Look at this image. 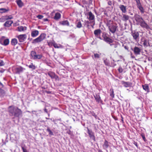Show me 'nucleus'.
I'll return each mask as SVG.
<instances>
[{"instance_id": "nucleus-16", "label": "nucleus", "mask_w": 152, "mask_h": 152, "mask_svg": "<svg viewBox=\"0 0 152 152\" xmlns=\"http://www.w3.org/2000/svg\"><path fill=\"white\" fill-rule=\"evenodd\" d=\"M119 8L123 13H125L126 12V7L124 5H120Z\"/></svg>"}, {"instance_id": "nucleus-57", "label": "nucleus", "mask_w": 152, "mask_h": 152, "mask_svg": "<svg viewBox=\"0 0 152 152\" xmlns=\"http://www.w3.org/2000/svg\"><path fill=\"white\" fill-rule=\"evenodd\" d=\"M34 112H36V111H32V113H34Z\"/></svg>"}, {"instance_id": "nucleus-46", "label": "nucleus", "mask_w": 152, "mask_h": 152, "mask_svg": "<svg viewBox=\"0 0 152 152\" xmlns=\"http://www.w3.org/2000/svg\"><path fill=\"white\" fill-rule=\"evenodd\" d=\"M53 46L54 48H58L57 45V44H56L55 43H54V44H53Z\"/></svg>"}, {"instance_id": "nucleus-64", "label": "nucleus", "mask_w": 152, "mask_h": 152, "mask_svg": "<svg viewBox=\"0 0 152 152\" xmlns=\"http://www.w3.org/2000/svg\"><path fill=\"white\" fill-rule=\"evenodd\" d=\"M0 12H1V11H0Z\"/></svg>"}, {"instance_id": "nucleus-52", "label": "nucleus", "mask_w": 152, "mask_h": 152, "mask_svg": "<svg viewBox=\"0 0 152 152\" xmlns=\"http://www.w3.org/2000/svg\"><path fill=\"white\" fill-rule=\"evenodd\" d=\"M131 57H132V58H134V57H134V56H132V54H131Z\"/></svg>"}, {"instance_id": "nucleus-33", "label": "nucleus", "mask_w": 152, "mask_h": 152, "mask_svg": "<svg viewBox=\"0 0 152 152\" xmlns=\"http://www.w3.org/2000/svg\"><path fill=\"white\" fill-rule=\"evenodd\" d=\"M6 20V19H5V16L2 17L0 18V22H4Z\"/></svg>"}, {"instance_id": "nucleus-26", "label": "nucleus", "mask_w": 152, "mask_h": 152, "mask_svg": "<svg viewBox=\"0 0 152 152\" xmlns=\"http://www.w3.org/2000/svg\"><path fill=\"white\" fill-rule=\"evenodd\" d=\"M142 87L143 89L145 91H148L149 90V87L147 84H145L144 85H142Z\"/></svg>"}, {"instance_id": "nucleus-34", "label": "nucleus", "mask_w": 152, "mask_h": 152, "mask_svg": "<svg viewBox=\"0 0 152 152\" xmlns=\"http://www.w3.org/2000/svg\"><path fill=\"white\" fill-rule=\"evenodd\" d=\"M100 54H98L97 53L94 54V56L95 58H100Z\"/></svg>"}, {"instance_id": "nucleus-49", "label": "nucleus", "mask_w": 152, "mask_h": 152, "mask_svg": "<svg viewBox=\"0 0 152 152\" xmlns=\"http://www.w3.org/2000/svg\"><path fill=\"white\" fill-rule=\"evenodd\" d=\"M44 111H45V112H46V113H48V111H47V109H46V108H45V109H44Z\"/></svg>"}, {"instance_id": "nucleus-3", "label": "nucleus", "mask_w": 152, "mask_h": 152, "mask_svg": "<svg viewBox=\"0 0 152 152\" xmlns=\"http://www.w3.org/2000/svg\"><path fill=\"white\" fill-rule=\"evenodd\" d=\"M9 111L11 115H14L16 117H19L22 115V112L20 109L13 106L9 107Z\"/></svg>"}, {"instance_id": "nucleus-61", "label": "nucleus", "mask_w": 152, "mask_h": 152, "mask_svg": "<svg viewBox=\"0 0 152 152\" xmlns=\"http://www.w3.org/2000/svg\"><path fill=\"white\" fill-rule=\"evenodd\" d=\"M29 66H30V67L31 66V65H29Z\"/></svg>"}, {"instance_id": "nucleus-48", "label": "nucleus", "mask_w": 152, "mask_h": 152, "mask_svg": "<svg viewBox=\"0 0 152 152\" xmlns=\"http://www.w3.org/2000/svg\"><path fill=\"white\" fill-rule=\"evenodd\" d=\"M43 21L45 22L47 21H48V19L47 18H44L43 19Z\"/></svg>"}, {"instance_id": "nucleus-55", "label": "nucleus", "mask_w": 152, "mask_h": 152, "mask_svg": "<svg viewBox=\"0 0 152 152\" xmlns=\"http://www.w3.org/2000/svg\"><path fill=\"white\" fill-rule=\"evenodd\" d=\"M98 152H103L101 150H99L98 151Z\"/></svg>"}, {"instance_id": "nucleus-53", "label": "nucleus", "mask_w": 152, "mask_h": 152, "mask_svg": "<svg viewBox=\"0 0 152 152\" xmlns=\"http://www.w3.org/2000/svg\"><path fill=\"white\" fill-rule=\"evenodd\" d=\"M29 67L30 68H32L33 69H35V67Z\"/></svg>"}, {"instance_id": "nucleus-58", "label": "nucleus", "mask_w": 152, "mask_h": 152, "mask_svg": "<svg viewBox=\"0 0 152 152\" xmlns=\"http://www.w3.org/2000/svg\"><path fill=\"white\" fill-rule=\"evenodd\" d=\"M0 85L1 86H2L3 84H2L0 82Z\"/></svg>"}, {"instance_id": "nucleus-23", "label": "nucleus", "mask_w": 152, "mask_h": 152, "mask_svg": "<svg viewBox=\"0 0 152 152\" xmlns=\"http://www.w3.org/2000/svg\"><path fill=\"white\" fill-rule=\"evenodd\" d=\"M18 43L17 40L16 39L14 38L12 39L11 41V44L12 45H15Z\"/></svg>"}, {"instance_id": "nucleus-8", "label": "nucleus", "mask_w": 152, "mask_h": 152, "mask_svg": "<svg viewBox=\"0 0 152 152\" xmlns=\"http://www.w3.org/2000/svg\"><path fill=\"white\" fill-rule=\"evenodd\" d=\"M88 133L89 134L90 138L95 141V137L94 135V133L92 131L91 129H89L88 127L87 128Z\"/></svg>"}, {"instance_id": "nucleus-50", "label": "nucleus", "mask_w": 152, "mask_h": 152, "mask_svg": "<svg viewBox=\"0 0 152 152\" xmlns=\"http://www.w3.org/2000/svg\"><path fill=\"white\" fill-rule=\"evenodd\" d=\"M134 144L137 147V142H134Z\"/></svg>"}, {"instance_id": "nucleus-18", "label": "nucleus", "mask_w": 152, "mask_h": 152, "mask_svg": "<svg viewBox=\"0 0 152 152\" xmlns=\"http://www.w3.org/2000/svg\"><path fill=\"white\" fill-rule=\"evenodd\" d=\"M39 33V32L37 30L32 31L31 33V36L33 37H35L37 36Z\"/></svg>"}, {"instance_id": "nucleus-27", "label": "nucleus", "mask_w": 152, "mask_h": 152, "mask_svg": "<svg viewBox=\"0 0 152 152\" xmlns=\"http://www.w3.org/2000/svg\"><path fill=\"white\" fill-rule=\"evenodd\" d=\"M61 23L63 25H67V26L69 25V23L67 20L62 21L61 22Z\"/></svg>"}, {"instance_id": "nucleus-45", "label": "nucleus", "mask_w": 152, "mask_h": 152, "mask_svg": "<svg viewBox=\"0 0 152 152\" xmlns=\"http://www.w3.org/2000/svg\"><path fill=\"white\" fill-rule=\"evenodd\" d=\"M107 3H108V5H109L110 6H111V5L112 4V2L111 1H109Z\"/></svg>"}, {"instance_id": "nucleus-11", "label": "nucleus", "mask_w": 152, "mask_h": 152, "mask_svg": "<svg viewBox=\"0 0 152 152\" xmlns=\"http://www.w3.org/2000/svg\"><path fill=\"white\" fill-rule=\"evenodd\" d=\"M103 39L104 41L109 44L112 43L113 42V40L112 39L110 38L106 35H104V36Z\"/></svg>"}, {"instance_id": "nucleus-13", "label": "nucleus", "mask_w": 152, "mask_h": 152, "mask_svg": "<svg viewBox=\"0 0 152 152\" xmlns=\"http://www.w3.org/2000/svg\"><path fill=\"white\" fill-rule=\"evenodd\" d=\"M94 96L96 102L98 103H100L102 104V101L101 99V98L99 95L96 94L95 95H94Z\"/></svg>"}, {"instance_id": "nucleus-32", "label": "nucleus", "mask_w": 152, "mask_h": 152, "mask_svg": "<svg viewBox=\"0 0 152 152\" xmlns=\"http://www.w3.org/2000/svg\"><path fill=\"white\" fill-rule=\"evenodd\" d=\"M4 45H8L9 43V40L8 39H5L4 41Z\"/></svg>"}, {"instance_id": "nucleus-21", "label": "nucleus", "mask_w": 152, "mask_h": 152, "mask_svg": "<svg viewBox=\"0 0 152 152\" xmlns=\"http://www.w3.org/2000/svg\"><path fill=\"white\" fill-rule=\"evenodd\" d=\"M101 32V31L100 29H97L94 31V33L96 36H97L100 34Z\"/></svg>"}, {"instance_id": "nucleus-1", "label": "nucleus", "mask_w": 152, "mask_h": 152, "mask_svg": "<svg viewBox=\"0 0 152 152\" xmlns=\"http://www.w3.org/2000/svg\"><path fill=\"white\" fill-rule=\"evenodd\" d=\"M134 18L135 21L140 24V26L148 30L150 28L149 26L146 23L142 18L137 14L134 15Z\"/></svg>"}, {"instance_id": "nucleus-2", "label": "nucleus", "mask_w": 152, "mask_h": 152, "mask_svg": "<svg viewBox=\"0 0 152 152\" xmlns=\"http://www.w3.org/2000/svg\"><path fill=\"white\" fill-rule=\"evenodd\" d=\"M106 24L108 27L109 31L112 33L114 34L118 30V26L117 24L113 22V21L110 20H107Z\"/></svg>"}, {"instance_id": "nucleus-47", "label": "nucleus", "mask_w": 152, "mask_h": 152, "mask_svg": "<svg viewBox=\"0 0 152 152\" xmlns=\"http://www.w3.org/2000/svg\"><path fill=\"white\" fill-rule=\"evenodd\" d=\"M124 48L126 49V50H128V49H129V48L127 46H124Z\"/></svg>"}, {"instance_id": "nucleus-37", "label": "nucleus", "mask_w": 152, "mask_h": 152, "mask_svg": "<svg viewBox=\"0 0 152 152\" xmlns=\"http://www.w3.org/2000/svg\"><path fill=\"white\" fill-rule=\"evenodd\" d=\"M5 19H6V20H8V19H11L13 18L11 16H5Z\"/></svg>"}, {"instance_id": "nucleus-29", "label": "nucleus", "mask_w": 152, "mask_h": 152, "mask_svg": "<svg viewBox=\"0 0 152 152\" xmlns=\"http://www.w3.org/2000/svg\"><path fill=\"white\" fill-rule=\"evenodd\" d=\"M76 24V27L78 28H81L82 26L81 21H77V23Z\"/></svg>"}, {"instance_id": "nucleus-19", "label": "nucleus", "mask_w": 152, "mask_h": 152, "mask_svg": "<svg viewBox=\"0 0 152 152\" xmlns=\"http://www.w3.org/2000/svg\"><path fill=\"white\" fill-rule=\"evenodd\" d=\"M122 83L124 86L126 87L130 86L132 85V83L128 82H124L123 81L122 82Z\"/></svg>"}, {"instance_id": "nucleus-5", "label": "nucleus", "mask_w": 152, "mask_h": 152, "mask_svg": "<svg viewBox=\"0 0 152 152\" xmlns=\"http://www.w3.org/2000/svg\"><path fill=\"white\" fill-rule=\"evenodd\" d=\"M31 55L33 59H40L42 57V56L41 54H37L34 51L31 52Z\"/></svg>"}, {"instance_id": "nucleus-20", "label": "nucleus", "mask_w": 152, "mask_h": 152, "mask_svg": "<svg viewBox=\"0 0 152 152\" xmlns=\"http://www.w3.org/2000/svg\"><path fill=\"white\" fill-rule=\"evenodd\" d=\"M123 16L122 18V20L124 21H126L128 20L129 18V16L125 14H123Z\"/></svg>"}, {"instance_id": "nucleus-31", "label": "nucleus", "mask_w": 152, "mask_h": 152, "mask_svg": "<svg viewBox=\"0 0 152 152\" xmlns=\"http://www.w3.org/2000/svg\"><path fill=\"white\" fill-rule=\"evenodd\" d=\"M5 93L4 91L0 88V96L1 97H3L5 94Z\"/></svg>"}, {"instance_id": "nucleus-35", "label": "nucleus", "mask_w": 152, "mask_h": 152, "mask_svg": "<svg viewBox=\"0 0 152 152\" xmlns=\"http://www.w3.org/2000/svg\"><path fill=\"white\" fill-rule=\"evenodd\" d=\"M0 11H2L1 12H2L1 13H2L3 12H7L8 11V10H7L5 8H2L0 9Z\"/></svg>"}, {"instance_id": "nucleus-9", "label": "nucleus", "mask_w": 152, "mask_h": 152, "mask_svg": "<svg viewBox=\"0 0 152 152\" xmlns=\"http://www.w3.org/2000/svg\"><path fill=\"white\" fill-rule=\"evenodd\" d=\"M12 69L16 73H19L21 72L23 69L22 67H12Z\"/></svg>"}, {"instance_id": "nucleus-60", "label": "nucleus", "mask_w": 152, "mask_h": 152, "mask_svg": "<svg viewBox=\"0 0 152 152\" xmlns=\"http://www.w3.org/2000/svg\"><path fill=\"white\" fill-rule=\"evenodd\" d=\"M46 118V119H49V118Z\"/></svg>"}, {"instance_id": "nucleus-38", "label": "nucleus", "mask_w": 152, "mask_h": 152, "mask_svg": "<svg viewBox=\"0 0 152 152\" xmlns=\"http://www.w3.org/2000/svg\"><path fill=\"white\" fill-rule=\"evenodd\" d=\"M134 0L135 1H136L137 7L139 6V5L141 4V3L140 2V0Z\"/></svg>"}, {"instance_id": "nucleus-24", "label": "nucleus", "mask_w": 152, "mask_h": 152, "mask_svg": "<svg viewBox=\"0 0 152 152\" xmlns=\"http://www.w3.org/2000/svg\"><path fill=\"white\" fill-rule=\"evenodd\" d=\"M61 14L59 13H56L54 17V19L55 20H57L59 19L61 17Z\"/></svg>"}, {"instance_id": "nucleus-54", "label": "nucleus", "mask_w": 152, "mask_h": 152, "mask_svg": "<svg viewBox=\"0 0 152 152\" xmlns=\"http://www.w3.org/2000/svg\"><path fill=\"white\" fill-rule=\"evenodd\" d=\"M111 43H110V44H110V46H112L113 45H114V44H111Z\"/></svg>"}, {"instance_id": "nucleus-28", "label": "nucleus", "mask_w": 152, "mask_h": 152, "mask_svg": "<svg viewBox=\"0 0 152 152\" xmlns=\"http://www.w3.org/2000/svg\"><path fill=\"white\" fill-rule=\"evenodd\" d=\"M137 8L140 10L142 13H143L144 12L143 8L142 7L141 4L137 6Z\"/></svg>"}, {"instance_id": "nucleus-12", "label": "nucleus", "mask_w": 152, "mask_h": 152, "mask_svg": "<svg viewBox=\"0 0 152 152\" xmlns=\"http://www.w3.org/2000/svg\"><path fill=\"white\" fill-rule=\"evenodd\" d=\"M141 41L143 42V45L145 47H147L150 46L148 40L147 39L142 38L141 39Z\"/></svg>"}, {"instance_id": "nucleus-17", "label": "nucleus", "mask_w": 152, "mask_h": 152, "mask_svg": "<svg viewBox=\"0 0 152 152\" xmlns=\"http://www.w3.org/2000/svg\"><path fill=\"white\" fill-rule=\"evenodd\" d=\"M88 15L89 16L88 19L90 20H93L95 19V16L94 14L91 12L88 13Z\"/></svg>"}, {"instance_id": "nucleus-44", "label": "nucleus", "mask_w": 152, "mask_h": 152, "mask_svg": "<svg viewBox=\"0 0 152 152\" xmlns=\"http://www.w3.org/2000/svg\"><path fill=\"white\" fill-rule=\"evenodd\" d=\"M141 136H142L143 140H144V141H145V137L144 135V134H142L141 135Z\"/></svg>"}, {"instance_id": "nucleus-6", "label": "nucleus", "mask_w": 152, "mask_h": 152, "mask_svg": "<svg viewBox=\"0 0 152 152\" xmlns=\"http://www.w3.org/2000/svg\"><path fill=\"white\" fill-rule=\"evenodd\" d=\"M132 36L133 39L137 41L139 39V34L137 31H133L132 32Z\"/></svg>"}, {"instance_id": "nucleus-25", "label": "nucleus", "mask_w": 152, "mask_h": 152, "mask_svg": "<svg viewBox=\"0 0 152 152\" xmlns=\"http://www.w3.org/2000/svg\"><path fill=\"white\" fill-rule=\"evenodd\" d=\"M18 30L19 31L26 30V27H23V26H19L18 27Z\"/></svg>"}, {"instance_id": "nucleus-15", "label": "nucleus", "mask_w": 152, "mask_h": 152, "mask_svg": "<svg viewBox=\"0 0 152 152\" xmlns=\"http://www.w3.org/2000/svg\"><path fill=\"white\" fill-rule=\"evenodd\" d=\"M13 23V21L12 20H7L4 24V25L5 27H9Z\"/></svg>"}, {"instance_id": "nucleus-59", "label": "nucleus", "mask_w": 152, "mask_h": 152, "mask_svg": "<svg viewBox=\"0 0 152 152\" xmlns=\"http://www.w3.org/2000/svg\"><path fill=\"white\" fill-rule=\"evenodd\" d=\"M121 118H122V121L123 122V118L122 116H121Z\"/></svg>"}, {"instance_id": "nucleus-56", "label": "nucleus", "mask_w": 152, "mask_h": 152, "mask_svg": "<svg viewBox=\"0 0 152 152\" xmlns=\"http://www.w3.org/2000/svg\"><path fill=\"white\" fill-rule=\"evenodd\" d=\"M0 72L1 73H2L4 72V71L3 70H0Z\"/></svg>"}, {"instance_id": "nucleus-41", "label": "nucleus", "mask_w": 152, "mask_h": 152, "mask_svg": "<svg viewBox=\"0 0 152 152\" xmlns=\"http://www.w3.org/2000/svg\"><path fill=\"white\" fill-rule=\"evenodd\" d=\"M110 96H112L113 98H114V92L113 90H112L111 94H110Z\"/></svg>"}, {"instance_id": "nucleus-43", "label": "nucleus", "mask_w": 152, "mask_h": 152, "mask_svg": "<svg viewBox=\"0 0 152 152\" xmlns=\"http://www.w3.org/2000/svg\"><path fill=\"white\" fill-rule=\"evenodd\" d=\"M118 70L119 72L121 73L123 72V69L121 67H119L118 69Z\"/></svg>"}, {"instance_id": "nucleus-36", "label": "nucleus", "mask_w": 152, "mask_h": 152, "mask_svg": "<svg viewBox=\"0 0 152 152\" xmlns=\"http://www.w3.org/2000/svg\"><path fill=\"white\" fill-rule=\"evenodd\" d=\"M47 131L48 132H49V134L51 135H53V132L51 131V130H50V129L49 128H48V129H47Z\"/></svg>"}, {"instance_id": "nucleus-30", "label": "nucleus", "mask_w": 152, "mask_h": 152, "mask_svg": "<svg viewBox=\"0 0 152 152\" xmlns=\"http://www.w3.org/2000/svg\"><path fill=\"white\" fill-rule=\"evenodd\" d=\"M48 75L52 78H53L54 77V73L52 72H49L48 73Z\"/></svg>"}, {"instance_id": "nucleus-51", "label": "nucleus", "mask_w": 152, "mask_h": 152, "mask_svg": "<svg viewBox=\"0 0 152 152\" xmlns=\"http://www.w3.org/2000/svg\"><path fill=\"white\" fill-rule=\"evenodd\" d=\"M113 45H114V47L115 48H116L117 47V45H114V44Z\"/></svg>"}, {"instance_id": "nucleus-62", "label": "nucleus", "mask_w": 152, "mask_h": 152, "mask_svg": "<svg viewBox=\"0 0 152 152\" xmlns=\"http://www.w3.org/2000/svg\"><path fill=\"white\" fill-rule=\"evenodd\" d=\"M2 12H0V13H2Z\"/></svg>"}, {"instance_id": "nucleus-63", "label": "nucleus", "mask_w": 152, "mask_h": 152, "mask_svg": "<svg viewBox=\"0 0 152 152\" xmlns=\"http://www.w3.org/2000/svg\"><path fill=\"white\" fill-rule=\"evenodd\" d=\"M131 15H133V14H131Z\"/></svg>"}, {"instance_id": "nucleus-42", "label": "nucleus", "mask_w": 152, "mask_h": 152, "mask_svg": "<svg viewBox=\"0 0 152 152\" xmlns=\"http://www.w3.org/2000/svg\"><path fill=\"white\" fill-rule=\"evenodd\" d=\"M4 63L3 61L1 60H0V66L4 65Z\"/></svg>"}, {"instance_id": "nucleus-40", "label": "nucleus", "mask_w": 152, "mask_h": 152, "mask_svg": "<svg viewBox=\"0 0 152 152\" xmlns=\"http://www.w3.org/2000/svg\"><path fill=\"white\" fill-rule=\"evenodd\" d=\"M21 147L23 150V152H28L27 151L26 149V148H24V147L22 146V145H21Z\"/></svg>"}, {"instance_id": "nucleus-4", "label": "nucleus", "mask_w": 152, "mask_h": 152, "mask_svg": "<svg viewBox=\"0 0 152 152\" xmlns=\"http://www.w3.org/2000/svg\"><path fill=\"white\" fill-rule=\"evenodd\" d=\"M46 36V35L45 34H41L38 37L34 39L32 43H35L41 42L45 38Z\"/></svg>"}, {"instance_id": "nucleus-22", "label": "nucleus", "mask_w": 152, "mask_h": 152, "mask_svg": "<svg viewBox=\"0 0 152 152\" xmlns=\"http://www.w3.org/2000/svg\"><path fill=\"white\" fill-rule=\"evenodd\" d=\"M16 2L20 7H21L23 5V4L21 0H17Z\"/></svg>"}, {"instance_id": "nucleus-7", "label": "nucleus", "mask_w": 152, "mask_h": 152, "mask_svg": "<svg viewBox=\"0 0 152 152\" xmlns=\"http://www.w3.org/2000/svg\"><path fill=\"white\" fill-rule=\"evenodd\" d=\"M131 49L133 51L135 55H137L140 54L141 50L139 47L135 46L134 49L131 48Z\"/></svg>"}, {"instance_id": "nucleus-10", "label": "nucleus", "mask_w": 152, "mask_h": 152, "mask_svg": "<svg viewBox=\"0 0 152 152\" xmlns=\"http://www.w3.org/2000/svg\"><path fill=\"white\" fill-rule=\"evenodd\" d=\"M18 37L20 42H23L25 41L26 38V36L25 34H21L18 35Z\"/></svg>"}, {"instance_id": "nucleus-39", "label": "nucleus", "mask_w": 152, "mask_h": 152, "mask_svg": "<svg viewBox=\"0 0 152 152\" xmlns=\"http://www.w3.org/2000/svg\"><path fill=\"white\" fill-rule=\"evenodd\" d=\"M37 17L39 19H41L43 18V16L42 15H38L37 16Z\"/></svg>"}, {"instance_id": "nucleus-14", "label": "nucleus", "mask_w": 152, "mask_h": 152, "mask_svg": "<svg viewBox=\"0 0 152 152\" xmlns=\"http://www.w3.org/2000/svg\"><path fill=\"white\" fill-rule=\"evenodd\" d=\"M110 143L108 142L107 140H105L104 143L103 145V149L106 150L109 146V144Z\"/></svg>"}]
</instances>
